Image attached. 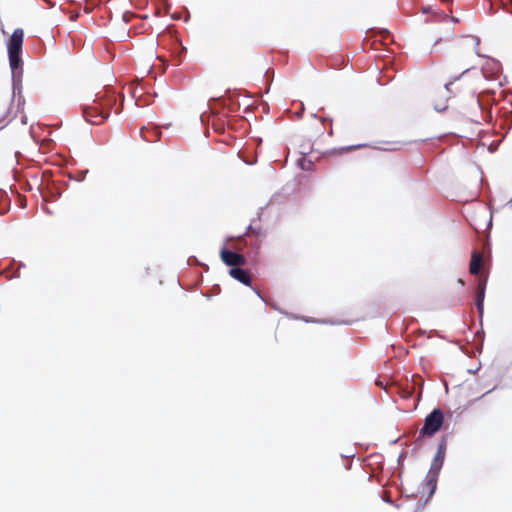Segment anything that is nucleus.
Returning a JSON list of instances; mask_svg holds the SVG:
<instances>
[{
	"mask_svg": "<svg viewBox=\"0 0 512 512\" xmlns=\"http://www.w3.org/2000/svg\"><path fill=\"white\" fill-rule=\"evenodd\" d=\"M450 85H452V83H447V84L445 85V88H446L447 90H449Z\"/></svg>",
	"mask_w": 512,
	"mask_h": 512,
	"instance_id": "13",
	"label": "nucleus"
},
{
	"mask_svg": "<svg viewBox=\"0 0 512 512\" xmlns=\"http://www.w3.org/2000/svg\"><path fill=\"white\" fill-rule=\"evenodd\" d=\"M506 9L508 12L512 13V0H507L505 3H504Z\"/></svg>",
	"mask_w": 512,
	"mask_h": 512,
	"instance_id": "11",
	"label": "nucleus"
},
{
	"mask_svg": "<svg viewBox=\"0 0 512 512\" xmlns=\"http://www.w3.org/2000/svg\"><path fill=\"white\" fill-rule=\"evenodd\" d=\"M486 278H480L477 284V291H476V306L480 313L483 312V303H484V297H485V289H486Z\"/></svg>",
	"mask_w": 512,
	"mask_h": 512,
	"instance_id": "8",
	"label": "nucleus"
},
{
	"mask_svg": "<svg viewBox=\"0 0 512 512\" xmlns=\"http://www.w3.org/2000/svg\"><path fill=\"white\" fill-rule=\"evenodd\" d=\"M466 40H467V41H471V42L475 43V45H476V46L478 45V42H475V39H474V38H469V37H467V38H466Z\"/></svg>",
	"mask_w": 512,
	"mask_h": 512,
	"instance_id": "12",
	"label": "nucleus"
},
{
	"mask_svg": "<svg viewBox=\"0 0 512 512\" xmlns=\"http://www.w3.org/2000/svg\"><path fill=\"white\" fill-rule=\"evenodd\" d=\"M229 275L236 279L237 281L241 282L244 285L251 286L252 278L249 274V272L245 269H242L241 266L234 267L229 270Z\"/></svg>",
	"mask_w": 512,
	"mask_h": 512,
	"instance_id": "7",
	"label": "nucleus"
},
{
	"mask_svg": "<svg viewBox=\"0 0 512 512\" xmlns=\"http://www.w3.org/2000/svg\"><path fill=\"white\" fill-rule=\"evenodd\" d=\"M221 260L227 265L232 268L244 266L247 262L246 258L236 252L222 249L220 252Z\"/></svg>",
	"mask_w": 512,
	"mask_h": 512,
	"instance_id": "5",
	"label": "nucleus"
},
{
	"mask_svg": "<svg viewBox=\"0 0 512 512\" xmlns=\"http://www.w3.org/2000/svg\"><path fill=\"white\" fill-rule=\"evenodd\" d=\"M445 456V443H441L438 447L437 454L435 455L431 469L426 477V485L429 488V495H432L437 486L438 473L442 467Z\"/></svg>",
	"mask_w": 512,
	"mask_h": 512,
	"instance_id": "3",
	"label": "nucleus"
},
{
	"mask_svg": "<svg viewBox=\"0 0 512 512\" xmlns=\"http://www.w3.org/2000/svg\"><path fill=\"white\" fill-rule=\"evenodd\" d=\"M483 256L480 252L474 250L471 255V261L469 265V271L473 275H477L482 267Z\"/></svg>",
	"mask_w": 512,
	"mask_h": 512,
	"instance_id": "9",
	"label": "nucleus"
},
{
	"mask_svg": "<svg viewBox=\"0 0 512 512\" xmlns=\"http://www.w3.org/2000/svg\"><path fill=\"white\" fill-rule=\"evenodd\" d=\"M365 146H366L365 144L351 145V146L342 147L340 149V151L341 152H350V151H353V150H356V149H360V148L365 147Z\"/></svg>",
	"mask_w": 512,
	"mask_h": 512,
	"instance_id": "10",
	"label": "nucleus"
},
{
	"mask_svg": "<svg viewBox=\"0 0 512 512\" xmlns=\"http://www.w3.org/2000/svg\"><path fill=\"white\" fill-rule=\"evenodd\" d=\"M23 40L24 31L22 28H17L13 31L7 43L9 65L14 78L21 77L23 72L21 60Z\"/></svg>",
	"mask_w": 512,
	"mask_h": 512,
	"instance_id": "2",
	"label": "nucleus"
},
{
	"mask_svg": "<svg viewBox=\"0 0 512 512\" xmlns=\"http://www.w3.org/2000/svg\"><path fill=\"white\" fill-rule=\"evenodd\" d=\"M140 135L144 141L149 142V143H154L161 139L162 132L157 127H151V128L142 127L140 129Z\"/></svg>",
	"mask_w": 512,
	"mask_h": 512,
	"instance_id": "6",
	"label": "nucleus"
},
{
	"mask_svg": "<svg viewBox=\"0 0 512 512\" xmlns=\"http://www.w3.org/2000/svg\"><path fill=\"white\" fill-rule=\"evenodd\" d=\"M332 134H333V130H332V128H330L329 135H332Z\"/></svg>",
	"mask_w": 512,
	"mask_h": 512,
	"instance_id": "14",
	"label": "nucleus"
},
{
	"mask_svg": "<svg viewBox=\"0 0 512 512\" xmlns=\"http://www.w3.org/2000/svg\"><path fill=\"white\" fill-rule=\"evenodd\" d=\"M444 423V413L440 408L434 409L428 414L424 420V425L420 430L419 437L421 436H433L438 432Z\"/></svg>",
	"mask_w": 512,
	"mask_h": 512,
	"instance_id": "4",
	"label": "nucleus"
},
{
	"mask_svg": "<svg viewBox=\"0 0 512 512\" xmlns=\"http://www.w3.org/2000/svg\"><path fill=\"white\" fill-rule=\"evenodd\" d=\"M116 104L114 93L105 92L98 95L92 104L83 108V117L87 122L93 125L102 124L110 115L112 107Z\"/></svg>",
	"mask_w": 512,
	"mask_h": 512,
	"instance_id": "1",
	"label": "nucleus"
}]
</instances>
